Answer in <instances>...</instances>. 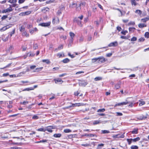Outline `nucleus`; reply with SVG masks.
I'll list each match as a JSON object with an SVG mask.
<instances>
[{
	"label": "nucleus",
	"mask_w": 149,
	"mask_h": 149,
	"mask_svg": "<svg viewBox=\"0 0 149 149\" xmlns=\"http://www.w3.org/2000/svg\"><path fill=\"white\" fill-rule=\"evenodd\" d=\"M137 40V38L136 37H134L132 38L131 39V41H136Z\"/></svg>",
	"instance_id": "56"
},
{
	"label": "nucleus",
	"mask_w": 149,
	"mask_h": 149,
	"mask_svg": "<svg viewBox=\"0 0 149 149\" xmlns=\"http://www.w3.org/2000/svg\"><path fill=\"white\" fill-rule=\"evenodd\" d=\"M52 23L53 24H58L59 23V20L58 17L56 18L55 17L53 18L52 20Z\"/></svg>",
	"instance_id": "6"
},
{
	"label": "nucleus",
	"mask_w": 149,
	"mask_h": 149,
	"mask_svg": "<svg viewBox=\"0 0 149 149\" xmlns=\"http://www.w3.org/2000/svg\"><path fill=\"white\" fill-rule=\"evenodd\" d=\"M39 118V117L36 115H34L32 117V119H37Z\"/></svg>",
	"instance_id": "43"
},
{
	"label": "nucleus",
	"mask_w": 149,
	"mask_h": 149,
	"mask_svg": "<svg viewBox=\"0 0 149 149\" xmlns=\"http://www.w3.org/2000/svg\"><path fill=\"white\" fill-rule=\"evenodd\" d=\"M12 24H10L9 25H7L6 26H4L1 29V31H3L8 28L12 27Z\"/></svg>",
	"instance_id": "3"
},
{
	"label": "nucleus",
	"mask_w": 149,
	"mask_h": 149,
	"mask_svg": "<svg viewBox=\"0 0 149 149\" xmlns=\"http://www.w3.org/2000/svg\"><path fill=\"white\" fill-rule=\"evenodd\" d=\"M69 34L71 38H73L75 36V34L71 32H70L69 33Z\"/></svg>",
	"instance_id": "25"
},
{
	"label": "nucleus",
	"mask_w": 149,
	"mask_h": 149,
	"mask_svg": "<svg viewBox=\"0 0 149 149\" xmlns=\"http://www.w3.org/2000/svg\"><path fill=\"white\" fill-rule=\"evenodd\" d=\"M112 55V53H109L107 54H106V56L107 57H109L111 56Z\"/></svg>",
	"instance_id": "64"
},
{
	"label": "nucleus",
	"mask_w": 149,
	"mask_h": 149,
	"mask_svg": "<svg viewBox=\"0 0 149 149\" xmlns=\"http://www.w3.org/2000/svg\"><path fill=\"white\" fill-rule=\"evenodd\" d=\"M77 6V4L76 3H73L72 4H70L69 5V7L70 8H76V10H79V9Z\"/></svg>",
	"instance_id": "7"
},
{
	"label": "nucleus",
	"mask_w": 149,
	"mask_h": 149,
	"mask_svg": "<svg viewBox=\"0 0 149 149\" xmlns=\"http://www.w3.org/2000/svg\"><path fill=\"white\" fill-rule=\"evenodd\" d=\"M120 87V84H116L115 86V88L117 89L119 88Z\"/></svg>",
	"instance_id": "33"
},
{
	"label": "nucleus",
	"mask_w": 149,
	"mask_h": 149,
	"mask_svg": "<svg viewBox=\"0 0 149 149\" xmlns=\"http://www.w3.org/2000/svg\"><path fill=\"white\" fill-rule=\"evenodd\" d=\"M27 56H29V57L30 56H33L34 55V54H31V52H29L27 54Z\"/></svg>",
	"instance_id": "28"
},
{
	"label": "nucleus",
	"mask_w": 149,
	"mask_h": 149,
	"mask_svg": "<svg viewBox=\"0 0 149 149\" xmlns=\"http://www.w3.org/2000/svg\"><path fill=\"white\" fill-rule=\"evenodd\" d=\"M31 13V11H28L24 12L22 13L19 14V15L22 16H25V15H28Z\"/></svg>",
	"instance_id": "12"
},
{
	"label": "nucleus",
	"mask_w": 149,
	"mask_h": 149,
	"mask_svg": "<svg viewBox=\"0 0 149 149\" xmlns=\"http://www.w3.org/2000/svg\"><path fill=\"white\" fill-rule=\"evenodd\" d=\"M28 102L24 101L22 102H21V104L25 105H26V104H27L28 103Z\"/></svg>",
	"instance_id": "60"
},
{
	"label": "nucleus",
	"mask_w": 149,
	"mask_h": 149,
	"mask_svg": "<svg viewBox=\"0 0 149 149\" xmlns=\"http://www.w3.org/2000/svg\"><path fill=\"white\" fill-rule=\"evenodd\" d=\"M131 140H132V141L133 142H136L140 140V138L139 137H137L134 139H131Z\"/></svg>",
	"instance_id": "23"
},
{
	"label": "nucleus",
	"mask_w": 149,
	"mask_h": 149,
	"mask_svg": "<svg viewBox=\"0 0 149 149\" xmlns=\"http://www.w3.org/2000/svg\"><path fill=\"white\" fill-rule=\"evenodd\" d=\"M98 59L99 58H93L92 59V63H94L95 61H98Z\"/></svg>",
	"instance_id": "37"
},
{
	"label": "nucleus",
	"mask_w": 149,
	"mask_h": 149,
	"mask_svg": "<svg viewBox=\"0 0 149 149\" xmlns=\"http://www.w3.org/2000/svg\"><path fill=\"white\" fill-rule=\"evenodd\" d=\"M77 24L78 25H79V26H81V27L82 26V24L81 23V21H79L77 23Z\"/></svg>",
	"instance_id": "53"
},
{
	"label": "nucleus",
	"mask_w": 149,
	"mask_h": 149,
	"mask_svg": "<svg viewBox=\"0 0 149 149\" xmlns=\"http://www.w3.org/2000/svg\"><path fill=\"white\" fill-rule=\"evenodd\" d=\"M42 62H45L47 64H49L50 63V61L48 59H43L42 60Z\"/></svg>",
	"instance_id": "22"
},
{
	"label": "nucleus",
	"mask_w": 149,
	"mask_h": 149,
	"mask_svg": "<svg viewBox=\"0 0 149 149\" xmlns=\"http://www.w3.org/2000/svg\"><path fill=\"white\" fill-rule=\"evenodd\" d=\"M92 37L91 35H88V37L87 40L88 41H90L92 40Z\"/></svg>",
	"instance_id": "41"
},
{
	"label": "nucleus",
	"mask_w": 149,
	"mask_h": 149,
	"mask_svg": "<svg viewBox=\"0 0 149 149\" xmlns=\"http://www.w3.org/2000/svg\"><path fill=\"white\" fill-rule=\"evenodd\" d=\"M20 31L21 32H23L25 30V28L24 27L22 26H21L20 29Z\"/></svg>",
	"instance_id": "54"
},
{
	"label": "nucleus",
	"mask_w": 149,
	"mask_h": 149,
	"mask_svg": "<svg viewBox=\"0 0 149 149\" xmlns=\"http://www.w3.org/2000/svg\"><path fill=\"white\" fill-rule=\"evenodd\" d=\"M8 138V136H1V139H7Z\"/></svg>",
	"instance_id": "62"
},
{
	"label": "nucleus",
	"mask_w": 149,
	"mask_h": 149,
	"mask_svg": "<svg viewBox=\"0 0 149 149\" xmlns=\"http://www.w3.org/2000/svg\"><path fill=\"white\" fill-rule=\"evenodd\" d=\"M102 77H95L94 79L95 81H98L102 79Z\"/></svg>",
	"instance_id": "31"
},
{
	"label": "nucleus",
	"mask_w": 149,
	"mask_h": 149,
	"mask_svg": "<svg viewBox=\"0 0 149 149\" xmlns=\"http://www.w3.org/2000/svg\"><path fill=\"white\" fill-rule=\"evenodd\" d=\"M25 1V0H19L18 3L20 4L22 3H23Z\"/></svg>",
	"instance_id": "57"
},
{
	"label": "nucleus",
	"mask_w": 149,
	"mask_h": 149,
	"mask_svg": "<svg viewBox=\"0 0 149 149\" xmlns=\"http://www.w3.org/2000/svg\"><path fill=\"white\" fill-rule=\"evenodd\" d=\"M15 29H14L13 30V31L10 33V37L12 36V35L14 34V33H15Z\"/></svg>",
	"instance_id": "50"
},
{
	"label": "nucleus",
	"mask_w": 149,
	"mask_h": 149,
	"mask_svg": "<svg viewBox=\"0 0 149 149\" xmlns=\"http://www.w3.org/2000/svg\"><path fill=\"white\" fill-rule=\"evenodd\" d=\"M145 40V39L144 38H140L139 40V42H143Z\"/></svg>",
	"instance_id": "46"
},
{
	"label": "nucleus",
	"mask_w": 149,
	"mask_h": 149,
	"mask_svg": "<svg viewBox=\"0 0 149 149\" xmlns=\"http://www.w3.org/2000/svg\"><path fill=\"white\" fill-rule=\"evenodd\" d=\"M125 133H124L123 134H122L121 135H120V134H117V137L118 138H123L124 137V134Z\"/></svg>",
	"instance_id": "24"
},
{
	"label": "nucleus",
	"mask_w": 149,
	"mask_h": 149,
	"mask_svg": "<svg viewBox=\"0 0 149 149\" xmlns=\"http://www.w3.org/2000/svg\"><path fill=\"white\" fill-rule=\"evenodd\" d=\"M135 24V23L134 22H130L128 23V25L129 26L131 25H134Z\"/></svg>",
	"instance_id": "55"
},
{
	"label": "nucleus",
	"mask_w": 149,
	"mask_h": 149,
	"mask_svg": "<svg viewBox=\"0 0 149 149\" xmlns=\"http://www.w3.org/2000/svg\"><path fill=\"white\" fill-rule=\"evenodd\" d=\"M34 90V88H33V87H30V88H26L24 89L23 91H29L30 90Z\"/></svg>",
	"instance_id": "21"
},
{
	"label": "nucleus",
	"mask_w": 149,
	"mask_h": 149,
	"mask_svg": "<svg viewBox=\"0 0 149 149\" xmlns=\"http://www.w3.org/2000/svg\"><path fill=\"white\" fill-rule=\"evenodd\" d=\"M61 136V134L60 133L55 134L53 135V136L55 138H60Z\"/></svg>",
	"instance_id": "18"
},
{
	"label": "nucleus",
	"mask_w": 149,
	"mask_h": 149,
	"mask_svg": "<svg viewBox=\"0 0 149 149\" xmlns=\"http://www.w3.org/2000/svg\"><path fill=\"white\" fill-rule=\"evenodd\" d=\"M146 118V116H145L143 115H141L139 116L138 117H137V119L139 120H145Z\"/></svg>",
	"instance_id": "10"
},
{
	"label": "nucleus",
	"mask_w": 149,
	"mask_h": 149,
	"mask_svg": "<svg viewBox=\"0 0 149 149\" xmlns=\"http://www.w3.org/2000/svg\"><path fill=\"white\" fill-rule=\"evenodd\" d=\"M37 130L39 131L45 132L46 131V130L45 129H44L42 128L38 129Z\"/></svg>",
	"instance_id": "32"
},
{
	"label": "nucleus",
	"mask_w": 149,
	"mask_h": 149,
	"mask_svg": "<svg viewBox=\"0 0 149 149\" xmlns=\"http://www.w3.org/2000/svg\"><path fill=\"white\" fill-rule=\"evenodd\" d=\"M87 84V82L85 81H81L79 82V86H85Z\"/></svg>",
	"instance_id": "8"
},
{
	"label": "nucleus",
	"mask_w": 149,
	"mask_h": 149,
	"mask_svg": "<svg viewBox=\"0 0 149 149\" xmlns=\"http://www.w3.org/2000/svg\"><path fill=\"white\" fill-rule=\"evenodd\" d=\"M80 20H79V19L78 17H75L73 19V22H76L77 23Z\"/></svg>",
	"instance_id": "30"
},
{
	"label": "nucleus",
	"mask_w": 149,
	"mask_h": 149,
	"mask_svg": "<svg viewBox=\"0 0 149 149\" xmlns=\"http://www.w3.org/2000/svg\"><path fill=\"white\" fill-rule=\"evenodd\" d=\"M131 149H138V147L136 146L133 145L131 147Z\"/></svg>",
	"instance_id": "29"
},
{
	"label": "nucleus",
	"mask_w": 149,
	"mask_h": 149,
	"mask_svg": "<svg viewBox=\"0 0 149 149\" xmlns=\"http://www.w3.org/2000/svg\"><path fill=\"white\" fill-rule=\"evenodd\" d=\"M98 58V63H103L105 61V59L103 57H99Z\"/></svg>",
	"instance_id": "11"
},
{
	"label": "nucleus",
	"mask_w": 149,
	"mask_h": 149,
	"mask_svg": "<svg viewBox=\"0 0 149 149\" xmlns=\"http://www.w3.org/2000/svg\"><path fill=\"white\" fill-rule=\"evenodd\" d=\"M83 40V38L82 37H80L79 40V42H82Z\"/></svg>",
	"instance_id": "58"
},
{
	"label": "nucleus",
	"mask_w": 149,
	"mask_h": 149,
	"mask_svg": "<svg viewBox=\"0 0 149 149\" xmlns=\"http://www.w3.org/2000/svg\"><path fill=\"white\" fill-rule=\"evenodd\" d=\"M13 10L11 7L10 6V7L7 8L6 9H5L3 10H2L1 12L2 13H6L10 12L12 11Z\"/></svg>",
	"instance_id": "1"
},
{
	"label": "nucleus",
	"mask_w": 149,
	"mask_h": 149,
	"mask_svg": "<svg viewBox=\"0 0 149 149\" xmlns=\"http://www.w3.org/2000/svg\"><path fill=\"white\" fill-rule=\"evenodd\" d=\"M7 15H3V16L2 17L1 19L2 20H3L7 18Z\"/></svg>",
	"instance_id": "51"
},
{
	"label": "nucleus",
	"mask_w": 149,
	"mask_h": 149,
	"mask_svg": "<svg viewBox=\"0 0 149 149\" xmlns=\"http://www.w3.org/2000/svg\"><path fill=\"white\" fill-rule=\"evenodd\" d=\"M138 129L135 128L132 131H130V132L133 134H137L138 133Z\"/></svg>",
	"instance_id": "15"
},
{
	"label": "nucleus",
	"mask_w": 149,
	"mask_h": 149,
	"mask_svg": "<svg viewBox=\"0 0 149 149\" xmlns=\"http://www.w3.org/2000/svg\"><path fill=\"white\" fill-rule=\"evenodd\" d=\"M84 105V104L82 103H75V104H72V105L70 106L66 107L67 108H69L71 107H74L75 106H83Z\"/></svg>",
	"instance_id": "4"
},
{
	"label": "nucleus",
	"mask_w": 149,
	"mask_h": 149,
	"mask_svg": "<svg viewBox=\"0 0 149 149\" xmlns=\"http://www.w3.org/2000/svg\"><path fill=\"white\" fill-rule=\"evenodd\" d=\"M71 132V131L69 129H65L64 130V132L65 133H69Z\"/></svg>",
	"instance_id": "35"
},
{
	"label": "nucleus",
	"mask_w": 149,
	"mask_h": 149,
	"mask_svg": "<svg viewBox=\"0 0 149 149\" xmlns=\"http://www.w3.org/2000/svg\"><path fill=\"white\" fill-rule=\"evenodd\" d=\"M43 68V67L37 68L34 71V72H37L40 71Z\"/></svg>",
	"instance_id": "19"
},
{
	"label": "nucleus",
	"mask_w": 149,
	"mask_h": 149,
	"mask_svg": "<svg viewBox=\"0 0 149 149\" xmlns=\"http://www.w3.org/2000/svg\"><path fill=\"white\" fill-rule=\"evenodd\" d=\"M102 122L100 121V120H95L94 121V122L93 123V124L94 125H96L100 123H101Z\"/></svg>",
	"instance_id": "17"
},
{
	"label": "nucleus",
	"mask_w": 149,
	"mask_h": 149,
	"mask_svg": "<svg viewBox=\"0 0 149 149\" xmlns=\"http://www.w3.org/2000/svg\"><path fill=\"white\" fill-rule=\"evenodd\" d=\"M136 29L134 27H131L129 28V30L130 32L133 31L134 30Z\"/></svg>",
	"instance_id": "47"
},
{
	"label": "nucleus",
	"mask_w": 149,
	"mask_h": 149,
	"mask_svg": "<svg viewBox=\"0 0 149 149\" xmlns=\"http://www.w3.org/2000/svg\"><path fill=\"white\" fill-rule=\"evenodd\" d=\"M102 132L103 134H108L110 133L109 131L107 130H102Z\"/></svg>",
	"instance_id": "34"
},
{
	"label": "nucleus",
	"mask_w": 149,
	"mask_h": 149,
	"mask_svg": "<svg viewBox=\"0 0 149 149\" xmlns=\"http://www.w3.org/2000/svg\"><path fill=\"white\" fill-rule=\"evenodd\" d=\"M145 103V102L144 101L141 102L139 103V105L140 106H142V105L144 104Z\"/></svg>",
	"instance_id": "49"
},
{
	"label": "nucleus",
	"mask_w": 149,
	"mask_h": 149,
	"mask_svg": "<svg viewBox=\"0 0 149 149\" xmlns=\"http://www.w3.org/2000/svg\"><path fill=\"white\" fill-rule=\"evenodd\" d=\"M50 24L51 22H49L47 23H40L39 25L42 26L48 27L50 25Z\"/></svg>",
	"instance_id": "2"
},
{
	"label": "nucleus",
	"mask_w": 149,
	"mask_h": 149,
	"mask_svg": "<svg viewBox=\"0 0 149 149\" xmlns=\"http://www.w3.org/2000/svg\"><path fill=\"white\" fill-rule=\"evenodd\" d=\"M36 67V66L35 65H32L30 66V68L31 69L33 70Z\"/></svg>",
	"instance_id": "63"
},
{
	"label": "nucleus",
	"mask_w": 149,
	"mask_h": 149,
	"mask_svg": "<svg viewBox=\"0 0 149 149\" xmlns=\"http://www.w3.org/2000/svg\"><path fill=\"white\" fill-rule=\"evenodd\" d=\"M38 48V45L37 44H34L33 45V48L34 49H36Z\"/></svg>",
	"instance_id": "44"
},
{
	"label": "nucleus",
	"mask_w": 149,
	"mask_h": 149,
	"mask_svg": "<svg viewBox=\"0 0 149 149\" xmlns=\"http://www.w3.org/2000/svg\"><path fill=\"white\" fill-rule=\"evenodd\" d=\"M9 75V74L8 73H4L3 74V77H6Z\"/></svg>",
	"instance_id": "61"
},
{
	"label": "nucleus",
	"mask_w": 149,
	"mask_h": 149,
	"mask_svg": "<svg viewBox=\"0 0 149 149\" xmlns=\"http://www.w3.org/2000/svg\"><path fill=\"white\" fill-rule=\"evenodd\" d=\"M128 33V31H126V30H125V31H121V33L124 35H125L126 34V33Z\"/></svg>",
	"instance_id": "45"
},
{
	"label": "nucleus",
	"mask_w": 149,
	"mask_h": 149,
	"mask_svg": "<svg viewBox=\"0 0 149 149\" xmlns=\"http://www.w3.org/2000/svg\"><path fill=\"white\" fill-rule=\"evenodd\" d=\"M118 45V43L117 41H116L113 42H112L110 43L109 45L108 46L109 47H116Z\"/></svg>",
	"instance_id": "5"
},
{
	"label": "nucleus",
	"mask_w": 149,
	"mask_h": 149,
	"mask_svg": "<svg viewBox=\"0 0 149 149\" xmlns=\"http://www.w3.org/2000/svg\"><path fill=\"white\" fill-rule=\"evenodd\" d=\"M128 103H129L128 102H121L120 103H119L118 104H116V105L115 106H120L121 105H125L128 104Z\"/></svg>",
	"instance_id": "14"
},
{
	"label": "nucleus",
	"mask_w": 149,
	"mask_h": 149,
	"mask_svg": "<svg viewBox=\"0 0 149 149\" xmlns=\"http://www.w3.org/2000/svg\"><path fill=\"white\" fill-rule=\"evenodd\" d=\"M135 12L138 14H141V11L140 10H137Z\"/></svg>",
	"instance_id": "52"
},
{
	"label": "nucleus",
	"mask_w": 149,
	"mask_h": 149,
	"mask_svg": "<svg viewBox=\"0 0 149 149\" xmlns=\"http://www.w3.org/2000/svg\"><path fill=\"white\" fill-rule=\"evenodd\" d=\"M85 4H86L85 2H82L80 4L79 6H81V5H83V6H85Z\"/></svg>",
	"instance_id": "59"
},
{
	"label": "nucleus",
	"mask_w": 149,
	"mask_h": 149,
	"mask_svg": "<svg viewBox=\"0 0 149 149\" xmlns=\"http://www.w3.org/2000/svg\"><path fill=\"white\" fill-rule=\"evenodd\" d=\"M116 115L117 116H121L123 115V114L120 112H116Z\"/></svg>",
	"instance_id": "48"
},
{
	"label": "nucleus",
	"mask_w": 149,
	"mask_h": 149,
	"mask_svg": "<svg viewBox=\"0 0 149 149\" xmlns=\"http://www.w3.org/2000/svg\"><path fill=\"white\" fill-rule=\"evenodd\" d=\"M146 25L145 24L140 23L138 25V26L140 28H143V27H146Z\"/></svg>",
	"instance_id": "16"
},
{
	"label": "nucleus",
	"mask_w": 149,
	"mask_h": 149,
	"mask_svg": "<svg viewBox=\"0 0 149 149\" xmlns=\"http://www.w3.org/2000/svg\"><path fill=\"white\" fill-rule=\"evenodd\" d=\"M94 135L93 134H85V136H90L91 137H93L94 136Z\"/></svg>",
	"instance_id": "39"
},
{
	"label": "nucleus",
	"mask_w": 149,
	"mask_h": 149,
	"mask_svg": "<svg viewBox=\"0 0 149 149\" xmlns=\"http://www.w3.org/2000/svg\"><path fill=\"white\" fill-rule=\"evenodd\" d=\"M54 80L55 81V83L57 84H62L63 82V81L61 79H54Z\"/></svg>",
	"instance_id": "13"
},
{
	"label": "nucleus",
	"mask_w": 149,
	"mask_h": 149,
	"mask_svg": "<svg viewBox=\"0 0 149 149\" xmlns=\"http://www.w3.org/2000/svg\"><path fill=\"white\" fill-rule=\"evenodd\" d=\"M149 19V18L146 17L141 19V20L143 22H146V21H148Z\"/></svg>",
	"instance_id": "26"
},
{
	"label": "nucleus",
	"mask_w": 149,
	"mask_h": 149,
	"mask_svg": "<svg viewBox=\"0 0 149 149\" xmlns=\"http://www.w3.org/2000/svg\"><path fill=\"white\" fill-rule=\"evenodd\" d=\"M127 140L128 142L129 145H130L132 141V140L131 139H127Z\"/></svg>",
	"instance_id": "42"
},
{
	"label": "nucleus",
	"mask_w": 149,
	"mask_h": 149,
	"mask_svg": "<svg viewBox=\"0 0 149 149\" xmlns=\"http://www.w3.org/2000/svg\"><path fill=\"white\" fill-rule=\"evenodd\" d=\"M131 3L132 5H134L136 6V2L135 0H131Z\"/></svg>",
	"instance_id": "27"
},
{
	"label": "nucleus",
	"mask_w": 149,
	"mask_h": 149,
	"mask_svg": "<svg viewBox=\"0 0 149 149\" xmlns=\"http://www.w3.org/2000/svg\"><path fill=\"white\" fill-rule=\"evenodd\" d=\"M70 60L68 58H65L62 61V62L64 63H68Z\"/></svg>",
	"instance_id": "20"
},
{
	"label": "nucleus",
	"mask_w": 149,
	"mask_h": 149,
	"mask_svg": "<svg viewBox=\"0 0 149 149\" xmlns=\"http://www.w3.org/2000/svg\"><path fill=\"white\" fill-rule=\"evenodd\" d=\"M17 0H9L8 2L11 3H15L16 2Z\"/></svg>",
	"instance_id": "38"
},
{
	"label": "nucleus",
	"mask_w": 149,
	"mask_h": 149,
	"mask_svg": "<svg viewBox=\"0 0 149 149\" xmlns=\"http://www.w3.org/2000/svg\"><path fill=\"white\" fill-rule=\"evenodd\" d=\"M105 111V109L104 108H103L102 109H98L97 111V112H104Z\"/></svg>",
	"instance_id": "36"
},
{
	"label": "nucleus",
	"mask_w": 149,
	"mask_h": 149,
	"mask_svg": "<svg viewBox=\"0 0 149 149\" xmlns=\"http://www.w3.org/2000/svg\"><path fill=\"white\" fill-rule=\"evenodd\" d=\"M145 36L146 38H148L149 37V33L148 32H146L145 34Z\"/></svg>",
	"instance_id": "40"
},
{
	"label": "nucleus",
	"mask_w": 149,
	"mask_h": 149,
	"mask_svg": "<svg viewBox=\"0 0 149 149\" xmlns=\"http://www.w3.org/2000/svg\"><path fill=\"white\" fill-rule=\"evenodd\" d=\"M54 129V127L52 126H49L47 127L46 129H45L46 131L47 130L50 132H52V129Z\"/></svg>",
	"instance_id": "9"
}]
</instances>
